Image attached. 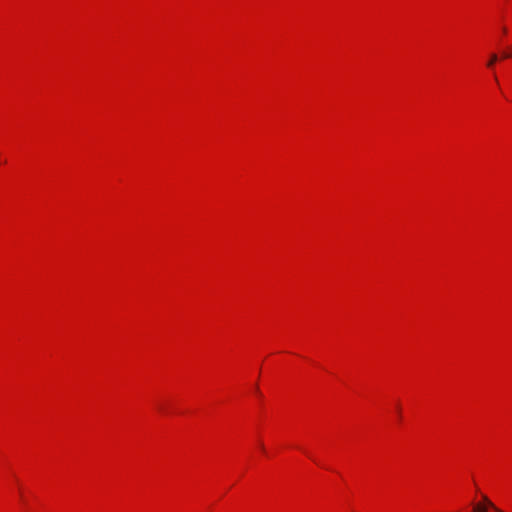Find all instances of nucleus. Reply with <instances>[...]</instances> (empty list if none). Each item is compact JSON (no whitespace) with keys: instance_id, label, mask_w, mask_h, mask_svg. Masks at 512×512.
<instances>
[{"instance_id":"nucleus-1","label":"nucleus","mask_w":512,"mask_h":512,"mask_svg":"<svg viewBox=\"0 0 512 512\" xmlns=\"http://www.w3.org/2000/svg\"><path fill=\"white\" fill-rule=\"evenodd\" d=\"M482 501H483V505L482 504L474 505L473 512H487V507L493 508L497 512H502L501 510H499L498 508H496L494 506V504L491 502V500L486 495L482 496Z\"/></svg>"},{"instance_id":"nucleus-2","label":"nucleus","mask_w":512,"mask_h":512,"mask_svg":"<svg viewBox=\"0 0 512 512\" xmlns=\"http://www.w3.org/2000/svg\"><path fill=\"white\" fill-rule=\"evenodd\" d=\"M498 60V56L496 54H491L490 60L487 63L488 67H493L496 61Z\"/></svg>"},{"instance_id":"nucleus-3","label":"nucleus","mask_w":512,"mask_h":512,"mask_svg":"<svg viewBox=\"0 0 512 512\" xmlns=\"http://www.w3.org/2000/svg\"><path fill=\"white\" fill-rule=\"evenodd\" d=\"M503 57H504V58L512 57V53H511V54H509V53H505V54L503 55Z\"/></svg>"},{"instance_id":"nucleus-4","label":"nucleus","mask_w":512,"mask_h":512,"mask_svg":"<svg viewBox=\"0 0 512 512\" xmlns=\"http://www.w3.org/2000/svg\"><path fill=\"white\" fill-rule=\"evenodd\" d=\"M259 447H260L263 451L265 450V449H264L263 444H259Z\"/></svg>"}]
</instances>
